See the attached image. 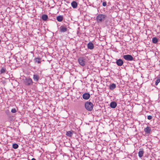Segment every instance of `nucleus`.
<instances>
[{"label":"nucleus","instance_id":"2","mask_svg":"<svg viewBox=\"0 0 160 160\" xmlns=\"http://www.w3.org/2000/svg\"><path fill=\"white\" fill-rule=\"evenodd\" d=\"M85 108L88 111H91L93 108V104L91 102L87 101L85 103Z\"/></svg>","mask_w":160,"mask_h":160},{"label":"nucleus","instance_id":"15","mask_svg":"<svg viewBox=\"0 0 160 160\" xmlns=\"http://www.w3.org/2000/svg\"><path fill=\"white\" fill-rule=\"evenodd\" d=\"M73 133V131H69L67 132V133H66V135L68 137H71Z\"/></svg>","mask_w":160,"mask_h":160},{"label":"nucleus","instance_id":"9","mask_svg":"<svg viewBox=\"0 0 160 160\" xmlns=\"http://www.w3.org/2000/svg\"><path fill=\"white\" fill-rule=\"evenodd\" d=\"M144 131L146 133L149 134L151 131V128L150 127L147 126L144 129Z\"/></svg>","mask_w":160,"mask_h":160},{"label":"nucleus","instance_id":"19","mask_svg":"<svg viewBox=\"0 0 160 160\" xmlns=\"http://www.w3.org/2000/svg\"><path fill=\"white\" fill-rule=\"evenodd\" d=\"M144 152L142 150L139 151L138 152V156L139 157L141 158L142 157L143 154Z\"/></svg>","mask_w":160,"mask_h":160},{"label":"nucleus","instance_id":"3","mask_svg":"<svg viewBox=\"0 0 160 160\" xmlns=\"http://www.w3.org/2000/svg\"><path fill=\"white\" fill-rule=\"evenodd\" d=\"M24 82L25 84L27 86L32 85L33 83L32 79L30 78H25Z\"/></svg>","mask_w":160,"mask_h":160},{"label":"nucleus","instance_id":"25","mask_svg":"<svg viewBox=\"0 0 160 160\" xmlns=\"http://www.w3.org/2000/svg\"><path fill=\"white\" fill-rule=\"evenodd\" d=\"M147 118L148 120H150L152 119V116L149 115L148 116Z\"/></svg>","mask_w":160,"mask_h":160},{"label":"nucleus","instance_id":"21","mask_svg":"<svg viewBox=\"0 0 160 160\" xmlns=\"http://www.w3.org/2000/svg\"><path fill=\"white\" fill-rule=\"evenodd\" d=\"M6 68L4 67H2L1 69L0 72L1 73H4L6 72Z\"/></svg>","mask_w":160,"mask_h":160},{"label":"nucleus","instance_id":"1","mask_svg":"<svg viewBox=\"0 0 160 160\" xmlns=\"http://www.w3.org/2000/svg\"><path fill=\"white\" fill-rule=\"evenodd\" d=\"M107 17L106 15L103 14H98L96 17V20L98 22L100 23L103 22Z\"/></svg>","mask_w":160,"mask_h":160},{"label":"nucleus","instance_id":"14","mask_svg":"<svg viewBox=\"0 0 160 160\" xmlns=\"http://www.w3.org/2000/svg\"><path fill=\"white\" fill-rule=\"evenodd\" d=\"M63 16L61 15L58 16L57 18V20L58 22L62 21L63 20Z\"/></svg>","mask_w":160,"mask_h":160},{"label":"nucleus","instance_id":"16","mask_svg":"<svg viewBox=\"0 0 160 160\" xmlns=\"http://www.w3.org/2000/svg\"><path fill=\"white\" fill-rule=\"evenodd\" d=\"M116 87V85L114 83H112L109 86V88L111 90H112Z\"/></svg>","mask_w":160,"mask_h":160},{"label":"nucleus","instance_id":"18","mask_svg":"<svg viewBox=\"0 0 160 160\" xmlns=\"http://www.w3.org/2000/svg\"><path fill=\"white\" fill-rule=\"evenodd\" d=\"M48 18V16L46 15L43 14L42 16V19L43 21H46Z\"/></svg>","mask_w":160,"mask_h":160},{"label":"nucleus","instance_id":"17","mask_svg":"<svg viewBox=\"0 0 160 160\" xmlns=\"http://www.w3.org/2000/svg\"><path fill=\"white\" fill-rule=\"evenodd\" d=\"M34 61L35 63H40L41 62V59L39 58H35L34 59Z\"/></svg>","mask_w":160,"mask_h":160},{"label":"nucleus","instance_id":"26","mask_svg":"<svg viewBox=\"0 0 160 160\" xmlns=\"http://www.w3.org/2000/svg\"><path fill=\"white\" fill-rule=\"evenodd\" d=\"M102 5L104 7H105L107 5V3L106 2H103L102 3Z\"/></svg>","mask_w":160,"mask_h":160},{"label":"nucleus","instance_id":"13","mask_svg":"<svg viewBox=\"0 0 160 160\" xmlns=\"http://www.w3.org/2000/svg\"><path fill=\"white\" fill-rule=\"evenodd\" d=\"M71 4L73 8H76L77 7L78 4L76 1H73L71 3Z\"/></svg>","mask_w":160,"mask_h":160},{"label":"nucleus","instance_id":"6","mask_svg":"<svg viewBox=\"0 0 160 160\" xmlns=\"http://www.w3.org/2000/svg\"><path fill=\"white\" fill-rule=\"evenodd\" d=\"M90 95L89 93H85L82 95L83 98L85 100L88 99L90 97Z\"/></svg>","mask_w":160,"mask_h":160},{"label":"nucleus","instance_id":"12","mask_svg":"<svg viewBox=\"0 0 160 160\" xmlns=\"http://www.w3.org/2000/svg\"><path fill=\"white\" fill-rule=\"evenodd\" d=\"M117 106V103L115 102H112L110 104V106L111 108H115Z\"/></svg>","mask_w":160,"mask_h":160},{"label":"nucleus","instance_id":"24","mask_svg":"<svg viewBox=\"0 0 160 160\" xmlns=\"http://www.w3.org/2000/svg\"><path fill=\"white\" fill-rule=\"evenodd\" d=\"M11 112L13 113H15L16 112V110L15 108H13L11 110Z\"/></svg>","mask_w":160,"mask_h":160},{"label":"nucleus","instance_id":"23","mask_svg":"<svg viewBox=\"0 0 160 160\" xmlns=\"http://www.w3.org/2000/svg\"><path fill=\"white\" fill-rule=\"evenodd\" d=\"M12 147L13 148L16 149H17L18 148V145L17 144L14 143L13 144Z\"/></svg>","mask_w":160,"mask_h":160},{"label":"nucleus","instance_id":"8","mask_svg":"<svg viewBox=\"0 0 160 160\" xmlns=\"http://www.w3.org/2000/svg\"><path fill=\"white\" fill-rule=\"evenodd\" d=\"M60 31L61 32H65L67 31V28L64 26H61L59 28Z\"/></svg>","mask_w":160,"mask_h":160},{"label":"nucleus","instance_id":"7","mask_svg":"<svg viewBox=\"0 0 160 160\" xmlns=\"http://www.w3.org/2000/svg\"><path fill=\"white\" fill-rule=\"evenodd\" d=\"M40 78L39 74L37 73L33 75V79L34 81L38 82Z\"/></svg>","mask_w":160,"mask_h":160},{"label":"nucleus","instance_id":"10","mask_svg":"<svg viewBox=\"0 0 160 160\" xmlns=\"http://www.w3.org/2000/svg\"><path fill=\"white\" fill-rule=\"evenodd\" d=\"M116 63L118 66H121L123 64V62L122 59H119L117 61Z\"/></svg>","mask_w":160,"mask_h":160},{"label":"nucleus","instance_id":"4","mask_svg":"<svg viewBox=\"0 0 160 160\" xmlns=\"http://www.w3.org/2000/svg\"><path fill=\"white\" fill-rule=\"evenodd\" d=\"M79 64L82 66H84L85 65V58L83 57H80L78 58Z\"/></svg>","mask_w":160,"mask_h":160},{"label":"nucleus","instance_id":"5","mask_svg":"<svg viewBox=\"0 0 160 160\" xmlns=\"http://www.w3.org/2000/svg\"><path fill=\"white\" fill-rule=\"evenodd\" d=\"M123 57L125 60L128 61H132L133 59V57L130 55H124Z\"/></svg>","mask_w":160,"mask_h":160},{"label":"nucleus","instance_id":"27","mask_svg":"<svg viewBox=\"0 0 160 160\" xmlns=\"http://www.w3.org/2000/svg\"><path fill=\"white\" fill-rule=\"evenodd\" d=\"M31 160H36V159L34 158H32Z\"/></svg>","mask_w":160,"mask_h":160},{"label":"nucleus","instance_id":"11","mask_svg":"<svg viewBox=\"0 0 160 160\" xmlns=\"http://www.w3.org/2000/svg\"><path fill=\"white\" fill-rule=\"evenodd\" d=\"M88 48L90 49H92L94 48V45L92 42H89L88 44Z\"/></svg>","mask_w":160,"mask_h":160},{"label":"nucleus","instance_id":"20","mask_svg":"<svg viewBox=\"0 0 160 160\" xmlns=\"http://www.w3.org/2000/svg\"><path fill=\"white\" fill-rule=\"evenodd\" d=\"M158 42V39L156 37H154L152 39V42L153 43L156 44Z\"/></svg>","mask_w":160,"mask_h":160},{"label":"nucleus","instance_id":"22","mask_svg":"<svg viewBox=\"0 0 160 160\" xmlns=\"http://www.w3.org/2000/svg\"><path fill=\"white\" fill-rule=\"evenodd\" d=\"M160 82V78H157L156 79V80L155 81V85H157L158 83Z\"/></svg>","mask_w":160,"mask_h":160}]
</instances>
